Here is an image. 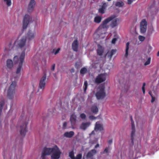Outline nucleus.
<instances>
[{
  "label": "nucleus",
  "instance_id": "f257e3e1",
  "mask_svg": "<svg viewBox=\"0 0 159 159\" xmlns=\"http://www.w3.org/2000/svg\"><path fill=\"white\" fill-rule=\"evenodd\" d=\"M117 16L112 15L104 20L99 26L98 30L94 34V37L97 39H102L105 36L106 31L109 26V22L115 18Z\"/></svg>",
  "mask_w": 159,
  "mask_h": 159
},
{
  "label": "nucleus",
  "instance_id": "f03ea898",
  "mask_svg": "<svg viewBox=\"0 0 159 159\" xmlns=\"http://www.w3.org/2000/svg\"><path fill=\"white\" fill-rule=\"evenodd\" d=\"M61 152L56 145L51 148H46L44 149L41 155L42 159H47V155H51V159H59L60 158Z\"/></svg>",
  "mask_w": 159,
  "mask_h": 159
},
{
  "label": "nucleus",
  "instance_id": "7ed1b4c3",
  "mask_svg": "<svg viewBox=\"0 0 159 159\" xmlns=\"http://www.w3.org/2000/svg\"><path fill=\"white\" fill-rule=\"evenodd\" d=\"M16 82L13 81L8 87L7 93V98L10 100L14 99L16 97Z\"/></svg>",
  "mask_w": 159,
  "mask_h": 159
},
{
  "label": "nucleus",
  "instance_id": "20e7f679",
  "mask_svg": "<svg viewBox=\"0 0 159 159\" xmlns=\"http://www.w3.org/2000/svg\"><path fill=\"white\" fill-rule=\"evenodd\" d=\"M25 51L22 52L20 54L15 56L13 59V62L15 64H23L25 57Z\"/></svg>",
  "mask_w": 159,
  "mask_h": 159
},
{
  "label": "nucleus",
  "instance_id": "39448f33",
  "mask_svg": "<svg viewBox=\"0 0 159 159\" xmlns=\"http://www.w3.org/2000/svg\"><path fill=\"white\" fill-rule=\"evenodd\" d=\"M26 37L23 36L20 39H16L14 44L20 48L24 47L26 44Z\"/></svg>",
  "mask_w": 159,
  "mask_h": 159
},
{
  "label": "nucleus",
  "instance_id": "423d86ee",
  "mask_svg": "<svg viewBox=\"0 0 159 159\" xmlns=\"http://www.w3.org/2000/svg\"><path fill=\"white\" fill-rule=\"evenodd\" d=\"M95 96L98 99H102L105 96L104 89L103 87L98 89Z\"/></svg>",
  "mask_w": 159,
  "mask_h": 159
},
{
  "label": "nucleus",
  "instance_id": "0eeeda50",
  "mask_svg": "<svg viewBox=\"0 0 159 159\" xmlns=\"http://www.w3.org/2000/svg\"><path fill=\"white\" fill-rule=\"evenodd\" d=\"M28 122L25 121L23 122L20 126V135L22 136H24L27 132V125Z\"/></svg>",
  "mask_w": 159,
  "mask_h": 159
},
{
  "label": "nucleus",
  "instance_id": "6e6552de",
  "mask_svg": "<svg viewBox=\"0 0 159 159\" xmlns=\"http://www.w3.org/2000/svg\"><path fill=\"white\" fill-rule=\"evenodd\" d=\"M32 20V18L28 15H25L24 17L23 20V28L24 29L27 28L30 21Z\"/></svg>",
  "mask_w": 159,
  "mask_h": 159
},
{
  "label": "nucleus",
  "instance_id": "1a4fd4ad",
  "mask_svg": "<svg viewBox=\"0 0 159 159\" xmlns=\"http://www.w3.org/2000/svg\"><path fill=\"white\" fill-rule=\"evenodd\" d=\"M107 74L106 73L100 74L96 77L95 82L99 83L104 81L106 79Z\"/></svg>",
  "mask_w": 159,
  "mask_h": 159
},
{
  "label": "nucleus",
  "instance_id": "9d476101",
  "mask_svg": "<svg viewBox=\"0 0 159 159\" xmlns=\"http://www.w3.org/2000/svg\"><path fill=\"white\" fill-rule=\"evenodd\" d=\"M147 23L145 20H143L140 24V31L142 33H144L146 31Z\"/></svg>",
  "mask_w": 159,
  "mask_h": 159
},
{
  "label": "nucleus",
  "instance_id": "9b49d317",
  "mask_svg": "<svg viewBox=\"0 0 159 159\" xmlns=\"http://www.w3.org/2000/svg\"><path fill=\"white\" fill-rule=\"evenodd\" d=\"M36 2L35 0H30L27 8L28 12H31L33 11L35 7Z\"/></svg>",
  "mask_w": 159,
  "mask_h": 159
},
{
  "label": "nucleus",
  "instance_id": "f8f14e48",
  "mask_svg": "<svg viewBox=\"0 0 159 159\" xmlns=\"http://www.w3.org/2000/svg\"><path fill=\"white\" fill-rule=\"evenodd\" d=\"M46 75L45 74L41 78L39 84V88L42 90H43L44 88L46 83Z\"/></svg>",
  "mask_w": 159,
  "mask_h": 159
},
{
  "label": "nucleus",
  "instance_id": "ddd939ff",
  "mask_svg": "<svg viewBox=\"0 0 159 159\" xmlns=\"http://www.w3.org/2000/svg\"><path fill=\"white\" fill-rule=\"evenodd\" d=\"M7 69L8 70H11L14 66L12 61L10 59H8L6 62Z\"/></svg>",
  "mask_w": 159,
  "mask_h": 159
},
{
  "label": "nucleus",
  "instance_id": "4468645a",
  "mask_svg": "<svg viewBox=\"0 0 159 159\" xmlns=\"http://www.w3.org/2000/svg\"><path fill=\"white\" fill-rule=\"evenodd\" d=\"M36 35V32L35 30H30L28 32L27 38L29 40L33 39Z\"/></svg>",
  "mask_w": 159,
  "mask_h": 159
},
{
  "label": "nucleus",
  "instance_id": "2eb2a0df",
  "mask_svg": "<svg viewBox=\"0 0 159 159\" xmlns=\"http://www.w3.org/2000/svg\"><path fill=\"white\" fill-rule=\"evenodd\" d=\"M76 120V116L74 114H72L70 118V121L71 124L72 128H74V126L75 124Z\"/></svg>",
  "mask_w": 159,
  "mask_h": 159
},
{
  "label": "nucleus",
  "instance_id": "dca6fc26",
  "mask_svg": "<svg viewBox=\"0 0 159 159\" xmlns=\"http://www.w3.org/2000/svg\"><path fill=\"white\" fill-rule=\"evenodd\" d=\"M97 52L98 54L100 56L104 54V50L103 48L100 45H98Z\"/></svg>",
  "mask_w": 159,
  "mask_h": 159
},
{
  "label": "nucleus",
  "instance_id": "f3484780",
  "mask_svg": "<svg viewBox=\"0 0 159 159\" xmlns=\"http://www.w3.org/2000/svg\"><path fill=\"white\" fill-rule=\"evenodd\" d=\"M89 122H83L80 126V128L83 130H85L90 125Z\"/></svg>",
  "mask_w": 159,
  "mask_h": 159
},
{
  "label": "nucleus",
  "instance_id": "a211bd4d",
  "mask_svg": "<svg viewBox=\"0 0 159 159\" xmlns=\"http://www.w3.org/2000/svg\"><path fill=\"white\" fill-rule=\"evenodd\" d=\"M107 6L106 3H104L101 7L98 9V11L102 14L105 13L106 8Z\"/></svg>",
  "mask_w": 159,
  "mask_h": 159
},
{
  "label": "nucleus",
  "instance_id": "6ab92c4d",
  "mask_svg": "<svg viewBox=\"0 0 159 159\" xmlns=\"http://www.w3.org/2000/svg\"><path fill=\"white\" fill-rule=\"evenodd\" d=\"M103 129L102 125L99 122H97L95 124V130L96 131H101Z\"/></svg>",
  "mask_w": 159,
  "mask_h": 159
},
{
  "label": "nucleus",
  "instance_id": "aec40b11",
  "mask_svg": "<svg viewBox=\"0 0 159 159\" xmlns=\"http://www.w3.org/2000/svg\"><path fill=\"white\" fill-rule=\"evenodd\" d=\"M72 48L74 51H77L78 49V43L77 40H75L72 44Z\"/></svg>",
  "mask_w": 159,
  "mask_h": 159
},
{
  "label": "nucleus",
  "instance_id": "412c9836",
  "mask_svg": "<svg viewBox=\"0 0 159 159\" xmlns=\"http://www.w3.org/2000/svg\"><path fill=\"white\" fill-rule=\"evenodd\" d=\"M119 20L120 19L118 18L114 19L111 23V26L112 28L116 26L117 25V22L119 21Z\"/></svg>",
  "mask_w": 159,
  "mask_h": 159
},
{
  "label": "nucleus",
  "instance_id": "4be33fe9",
  "mask_svg": "<svg viewBox=\"0 0 159 159\" xmlns=\"http://www.w3.org/2000/svg\"><path fill=\"white\" fill-rule=\"evenodd\" d=\"M96 151L95 149L92 150L88 153L86 156L87 157V158H89L92 157L96 153Z\"/></svg>",
  "mask_w": 159,
  "mask_h": 159
},
{
  "label": "nucleus",
  "instance_id": "5701e85b",
  "mask_svg": "<svg viewBox=\"0 0 159 159\" xmlns=\"http://www.w3.org/2000/svg\"><path fill=\"white\" fill-rule=\"evenodd\" d=\"M74 133L73 131L65 132L64 134V136L67 138H71L74 135Z\"/></svg>",
  "mask_w": 159,
  "mask_h": 159
},
{
  "label": "nucleus",
  "instance_id": "b1692460",
  "mask_svg": "<svg viewBox=\"0 0 159 159\" xmlns=\"http://www.w3.org/2000/svg\"><path fill=\"white\" fill-rule=\"evenodd\" d=\"M102 20V17L101 16L97 15L94 17V21L96 23H99L101 22Z\"/></svg>",
  "mask_w": 159,
  "mask_h": 159
},
{
  "label": "nucleus",
  "instance_id": "393cba45",
  "mask_svg": "<svg viewBox=\"0 0 159 159\" xmlns=\"http://www.w3.org/2000/svg\"><path fill=\"white\" fill-rule=\"evenodd\" d=\"M135 130L133 124H132V130L131 133V139L132 141H133V139L135 137Z\"/></svg>",
  "mask_w": 159,
  "mask_h": 159
},
{
  "label": "nucleus",
  "instance_id": "a878e982",
  "mask_svg": "<svg viewBox=\"0 0 159 159\" xmlns=\"http://www.w3.org/2000/svg\"><path fill=\"white\" fill-rule=\"evenodd\" d=\"M129 43L127 42L126 43V49H125V57H127L129 54Z\"/></svg>",
  "mask_w": 159,
  "mask_h": 159
},
{
  "label": "nucleus",
  "instance_id": "bb28decb",
  "mask_svg": "<svg viewBox=\"0 0 159 159\" xmlns=\"http://www.w3.org/2000/svg\"><path fill=\"white\" fill-rule=\"evenodd\" d=\"M116 50H111L110 52H108V56L109 57L111 58L112 56L116 53Z\"/></svg>",
  "mask_w": 159,
  "mask_h": 159
},
{
  "label": "nucleus",
  "instance_id": "cd10ccee",
  "mask_svg": "<svg viewBox=\"0 0 159 159\" xmlns=\"http://www.w3.org/2000/svg\"><path fill=\"white\" fill-rule=\"evenodd\" d=\"M98 109L96 106H93L91 108V111L94 114H96L98 111Z\"/></svg>",
  "mask_w": 159,
  "mask_h": 159
},
{
  "label": "nucleus",
  "instance_id": "c85d7f7f",
  "mask_svg": "<svg viewBox=\"0 0 159 159\" xmlns=\"http://www.w3.org/2000/svg\"><path fill=\"white\" fill-rule=\"evenodd\" d=\"M22 65L23 64L18 65V66L17 67L16 72L17 74H19L22 68Z\"/></svg>",
  "mask_w": 159,
  "mask_h": 159
},
{
  "label": "nucleus",
  "instance_id": "c756f323",
  "mask_svg": "<svg viewBox=\"0 0 159 159\" xmlns=\"http://www.w3.org/2000/svg\"><path fill=\"white\" fill-rule=\"evenodd\" d=\"M7 7H10L11 4V0H3Z\"/></svg>",
  "mask_w": 159,
  "mask_h": 159
},
{
  "label": "nucleus",
  "instance_id": "7c9ffc66",
  "mask_svg": "<svg viewBox=\"0 0 159 159\" xmlns=\"http://www.w3.org/2000/svg\"><path fill=\"white\" fill-rule=\"evenodd\" d=\"M124 5L123 3L122 2H118L116 3L115 5L119 7L122 6Z\"/></svg>",
  "mask_w": 159,
  "mask_h": 159
},
{
  "label": "nucleus",
  "instance_id": "2f4dec72",
  "mask_svg": "<svg viewBox=\"0 0 159 159\" xmlns=\"http://www.w3.org/2000/svg\"><path fill=\"white\" fill-rule=\"evenodd\" d=\"M87 86H88L87 82V81H85L84 82V86H83L84 91L85 93V92L86 90L87 89Z\"/></svg>",
  "mask_w": 159,
  "mask_h": 159
},
{
  "label": "nucleus",
  "instance_id": "473e14b6",
  "mask_svg": "<svg viewBox=\"0 0 159 159\" xmlns=\"http://www.w3.org/2000/svg\"><path fill=\"white\" fill-rule=\"evenodd\" d=\"M80 118L83 120H85L86 117V115L84 113L80 114Z\"/></svg>",
  "mask_w": 159,
  "mask_h": 159
},
{
  "label": "nucleus",
  "instance_id": "72a5a7b5",
  "mask_svg": "<svg viewBox=\"0 0 159 159\" xmlns=\"http://www.w3.org/2000/svg\"><path fill=\"white\" fill-rule=\"evenodd\" d=\"M154 31V29L153 28H151L148 31V34L149 35H151L153 33Z\"/></svg>",
  "mask_w": 159,
  "mask_h": 159
},
{
  "label": "nucleus",
  "instance_id": "f704fd0d",
  "mask_svg": "<svg viewBox=\"0 0 159 159\" xmlns=\"http://www.w3.org/2000/svg\"><path fill=\"white\" fill-rule=\"evenodd\" d=\"M69 156L72 159H75V157L74 156V154L73 152L71 151L69 153Z\"/></svg>",
  "mask_w": 159,
  "mask_h": 159
},
{
  "label": "nucleus",
  "instance_id": "c9c22d12",
  "mask_svg": "<svg viewBox=\"0 0 159 159\" xmlns=\"http://www.w3.org/2000/svg\"><path fill=\"white\" fill-rule=\"evenodd\" d=\"M138 39L140 41L143 42L145 40V37L144 36L139 35L138 37Z\"/></svg>",
  "mask_w": 159,
  "mask_h": 159
},
{
  "label": "nucleus",
  "instance_id": "e433bc0d",
  "mask_svg": "<svg viewBox=\"0 0 159 159\" xmlns=\"http://www.w3.org/2000/svg\"><path fill=\"white\" fill-rule=\"evenodd\" d=\"M5 104V101L4 100H1L0 102V108H1V109H2L3 106Z\"/></svg>",
  "mask_w": 159,
  "mask_h": 159
},
{
  "label": "nucleus",
  "instance_id": "4c0bfd02",
  "mask_svg": "<svg viewBox=\"0 0 159 159\" xmlns=\"http://www.w3.org/2000/svg\"><path fill=\"white\" fill-rule=\"evenodd\" d=\"M87 70L85 68H82L80 71V72L82 74H84L85 73L87 72Z\"/></svg>",
  "mask_w": 159,
  "mask_h": 159
},
{
  "label": "nucleus",
  "instance_id": "58836bf2",
  "mask_svg": "<svg viewBox=\"0 0 159 159\" xmlns=\"http://www.w3.org/2000/svg\"><path fill=\"white\" fill-rule=\"evenodd\" d=\"M13 47V45L11 43H10L9 45L7 46V48L8 50H11Z\"/></svg>",
  "mask_w": 159,
  "mask_h": 159
},
{
  "label": "nucleus",
  "instance_id": "ea45409f",
  "mask_svg": "<svg viewBox=\"0 0 159 159\" xmlns=\"http://www.w3.org/2000/svg\"><path fill=\"white\" fill-rule=\"evenodd\" d=\"M151 61V58H148L147 61L145 63H144V65L145 66H147L148 65H149L150 62Z\"/></svg>",
  "mask_w": 159,
  "mask_h": 159
},
{
  "label": "nucleus",
  "instance_id": "a19ab883",
  "mask_svg": "<svg viewBox=\"0 0 159 159\" xmlns=\"http://www.w3.org/2000/svg\"><path fill=\"white\" fill-rule=\"evenodd\" d=\"M118 39V37H115L111 41V43L113 44H115L116 43V41Z\"/></svg>",
  "mask_w": 159,
  "mask_h": 159
},
{
  "label": "nucleus",
  "instance_id": "79ce46f5",
  "mask_svg": "<svg viewBox=\"0 0 159 159\" xmlns=\"http://www.w3.org/2000/svg\"><path fill=\"white\" fill-rule=\"evenodd\" d=\"M89 120H94L96 119V117H95L92 115L89 116Z\"/></svg>",
  "mask_w": 159,
  "mask_h": 159
},
{
  "label": "nucleus",
  "instance_id": "37998d69",
  "mask_svg": "<svg viewBox=\"0 0 159 159\" xmlns=\"http://www.w3.org/2000/svg\"><path fill=\"white\" fill-rule=\"evenodd\" d=\"M82 155L81 154H78L75 157V159H81L82 158Z\"/></svg>",
  "mask_w": 159,
  "mask_h": 159
},
{
  "label": "nucleus",
  "instance_id": "c03bdc74",
  "mask_svg": "<svg viewBox=\"0 0 159 159\" xmlns=\"http://www.w3.org/2000/svg\"><path fill=\"white\" fill-rule=\"evenodd\" d=\"M97 142H98V140H96L93 141H91L90 142V144H95L96 143H97Z\"/></svg>",
  "mask_w": 159,
  "mask_h": 159
},
{
  "label": "nucleus",
  "instance_id": "a18cd8bd",
  "mask_svg": "<svg viewBox=\"0 0 159 159\" xmlns=\"http://www.w3.org/2000/svg\"><path fill=\"white\" fill-rule=\"evenodd\" d=\"M60 49L59 48H58L57 49L56 51L54 52V54L56 55L60 51Z\"/></svg>",
  "mask_w": 159,
  "mask_h": 159
},
{
  "label": "nucleus",
  "instance_id": "49530a36",
  "mask_svg": "<svg viewBox=\"0 0 159 159\" xmlns=\"http://www.w3.org/2000/svg\"><path fill=\"white\" fill-rule=\"evenodd\" d=\"M109 152V148H106L104 150V152L105 153H108Z\"/></svg>",
  "mask_w": 159,
  "mask_h": 159
},
{
  "label": "nucleus",
  "instance_id": "de8ad7c7",
  "mask_svg": "<svg viewBox=\"0 0 159 159\" xmlns=\"http://www.w3.org/2000/svg\"><path fill=\"white\" fill-rule=\"evenodd\" d=\"M55 64H53L52 65L51 67V70L52 71L54 70L55 68Z\"/></svg>",
  "mask_w": 159,
  "mask_h": 159
},
{
  "label": "nucleus",
  "instance_id": "09e8293b",
  "mask_svg": "<svg viewBox=\"0 0 159 159\" xmlns=\"http://www.w3.org/2000/svg\"><path fill=\"white\" fill-rule=\"evenodd\" d=\"M112 142V139H109L108 141V143L110 144H111Z\"/></svg>",
  "mask_w": 159,
  "mask_h": 159
},
{
  "label": "nucleus",
  "instance_id": "8fccbe9b",
  "mask_svg": "<svg viewBox=\"0 0 159 159\" xmlns=\"http://www.w3.org/2000/svg\"><path fill=\"white\" fill-rule=\"evenodd\" d=\"M146 85V84L145 83H144L143 84V86L142 87V89H145V87Z\"/></svg>",
  "mask_w": 159,
  "mask_h": 159
},
{
  "label": "nucleus",
  "instance_id": "3c124183",
  "mask_svg": "<svg viewBox=\"0 0 159 159\" xmlns=\"http://www.w3.org/2000/svg\"><path fill=\"white\" fill-rule=\"evenodd\" d=\"M67 125V123L66 122H64L63 124V127L64 128L66 127Z\"/></svg>",
  "mask_w": 159,
  "mask_h": 159
},
{
  "label": "nucleus",
  "instance_id": "603ef678",
  "mask_svg": "<svg viewBox=\"0 0 159 159\" xmlns=\"http://www.w3.org/2000/svg\"><path fill=\"white\" fill-rule=\"evenodd\" d=\"M99 147V144L98 143H97L95 146V148H97Z\"/></svg>",
  "mask_w": 159,
  "mask_h": 159
},
{
  "label": "nucleus",
  "instance_id": "864d4df0",
  "mask_svg": "<svg viewBox=\"0 0 159 159\" xmlns=\"http://www.w3.org/2000/svg\"><path fill=\"white\" fill-rule=\"evenodd\" d=\"M154 101V99L152 97V99L151 100V102H153Z\"/></svg>",
  "mask_w": 159,
  "mask_h": 159
},
{
  "label": "nucleus",
  "instance_id": "5fc2aeb1",
  "mask_svg": "<svg viewBox=\"0 0 159 159\" xmlns=\"http://www.w3.org/2000/svg\"><path fill=\"white\" fill-rule=\"evenodd\" d=\"M142 91H143V93L144 94L145 93V89H142Z\"/></svg>",
  "mask_w": 159,
  "mask_h": 159
},
{
  "label": "nucleus",
  "instance_id": "6e6d98bb",
  "mask_svg": "<svg viewBox=\"0 0 159 159\" xmlns=\"http://www.w3.org/2000/svg\"><path fill=\"white\" fill-rule=\"evenodd\" d=\"M157 56H159V51H158V52L157 53Z\"/></svg>",
  "mask_w": 159,
  "mask_h": 159
},
{
  "label": "nucleus",
  "instance_id": "4d7b16f0",
  "mask_svg": "<svg viewBox=\"0 0 159 159\" xmlns=\"http://www.w3.org/2000/svg\"><path fill=\"white\" fill-rule=\"evenodd\" d=\"M93 131L92 132V133H91V134H92L93 133Z\"/></svg>",
  "mask_w": 159,
  "mask_h": 159
},
{
  "label": "nucleus",
  "instance_id": "13d9d810",
  "mask_svg": "<svg viewBox=\"0 0 159 159\" xmlns=\"http://www.w3.org/2000/svg\"><path fill=\"white\" fill-rule=\"evenodd\" d=\"M149 93L150 95H151V93H150V92H149Z\"/></svg>",
  "mask_w": 159,
  "mask_h": 159
}]
</instances>
